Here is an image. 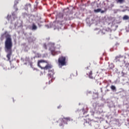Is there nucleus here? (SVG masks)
Here are the masks:
<instances>
[{
	"mask_svg": "<svg viewBox=\"0 0 129 129\" xmlns=\"http://www.w3.org/2000/svg\"><path fill=\"white\" fill-rule=\"evenodd\" d=\"M6 41L5 42V51L7 53V58L8 61L11 62V57L13 55V41L12 40V36L11 35L7 34L6 36Z\"/></svg>",
	"mask_w": 129,
	"mask_h": 129,
	"instance_id": "f257e3e1",
	"label": "nucleus"
},
{
	"mask_svg": "<svg viewBox=\"0 0 129 129\" xmlns=\"http://www.w3.org/2000/svg\"><path fill=\"white\" fill-rule=\"evenodd\" d=\"M52 68H53V66L49 64L48 61L46 62V64H45V66L43 68V70H48V72L49 73L48 74V76L50 78H52L53 77V75L55 74V73H54V70H53Z\"/></svg>",
	"mask_w": 129,
	"mask_h": 129,
	"instance_id": "f03ea898",
	"label": "nucleus"
},
{
	"mask_svg": "<svg viewBox=\"0 0 129 129\" xmlns=\"http://www.w3.org/2000/svg\"><path fill=\"white\" fill-rule=\"evenodd\" d=\"M58 66L62 67V66H66V57L61 56L58 58Z\"/></svg>",
	"mask_w": 129,
	"mask_h": 129,
	"instance_id": "7ed1b4c3",
	"label": "nucleus"
},
{
	"mask_svg": "<svg viewBox=\"0 0 129 129\" xmlns=\"http://www.w3.org/2000/svg\"><path fill=\"white\" fill-rule=\"evenodd\" d=\"M48 61L44 60V59H40L38 60V66L39 67V68H41V69H43L45 66H46V62Z\"/></svg>",
	"mask_w": 129,
	"mask_h": 129,
	"instance_id": "20e7f679",
	"label": "nucleus"
},
{
	"mask_svg": "<svg viewBox=\"0 0 129 129\" xmlns=\"http://www.w3.org/2000/svg\"><path fill=\"white\" fill-rule=\"evenodd\" d=\"M62 121L66 124H67L68 121H73V119L70 117H63L62 118Z\"/></svg>",
	"mask_w": 129,
	"mask_h": 129,
	"instance_id": "39448f33",
	"label": "nucleus"
},
{
	"mask_svg": "<svg viewBox=\"0 0 129 129\" xmlns=\"http://www.w3.org/2000/svg\"><path fill=\"white\" fill-rule=\"evenodd\" d=\"M87 75H88L91 79H93V74H92V71L91 70H86Z\"/></svg>",
	"mask_w": 129,
	"mask_h": 129,
	"instance_id": "423d86ee",
	"label": "nucleus"
},
{
	"mask_svg": "<svg viewBox=\"0 0 129 129\" xmlns=\"http://www.w3.org/2000/svg\"><path fill=\"white\" fill-rule=\"evenodd\" d=\"M84 125H85L86 126H88L89 127H91V126H92V125L91 124V121L89 122H87V121H86L84 123Z\"/></svg>",
	"mask_w": 129,
	"mask_h": 129,
	"instance_id": "0eeeda50",
	"label": "nucleus"
},
{
	"mask_svg": "<svg viewBox=\"0 0 129 129\" xmlns=\"http://www.w3.org/2000/svg\"><path fill=\"white\" fill-rule=\"evenodd\" d=\"M8 34V31H5L4 33L1 35V37H0L1 41H4L5 39V35Z\"/></svg>",
	"mask_w": 129,
	"mask_h": 129,
	"instance_id": "6e6552de",
	"label": "nucleus"
},
{
	"mask_svg": "<svg viewBox=\"0 0 129 129\" xmlns=\"http://www.w3.org/2000/svg\"><path fill=\"white\" fill-rule=\"evenodd\" d=\"M37 29H38V27H37V26H36V24H35V23H33L32 27V30H37Z\"/></svg>",
	"mask_w": 129,
	"mask_h": 129,
	"instance_id": "1a4fd4ad",
	"label": "nucleus"
},
{
	"mask_svg": "<svg viewBox=\"0 0 129 129\" xmlns=\"http://www.w3.org/2000/svg\"><path fill=\"white\" fill-rule=\"evenodd\" d=\"M63 16L64 15L61 13H58L57 15V18H59V19H63Z\"/></svg>",
	"mask_w": 129,
	"mask_h": 129,
	"instance_id": "9d476101",
	"label": "nucleus"
},
{
	"mask_svg": "<svg viewBox=\"0 0 129 129\" xmlns=\"http://www.w3.org/2000/svg\"><path fill=\"white\" fill-rule=\"evenodd\" d=\"M122 55H117L115 57V60L116 61H117V60H118V59H120V58H122Z\"/></svg>",
	"mask_w": 129,
	"mask_h": 129,
	"instance_id": "9b49d317",
	"label": "nucleus"
},
{
	"mask_svg": "<svg viewBox=\"0 0 129 129\" xmlns=\"http://www.w3.org/2000/svg\"><path fill=\"white\" fill-rule=\"evenodd\" d=\"M117 4H123L124 0H116Z\"/></svg>",
	"mask_w": 129,
	"mask_h": 129,
	"instance_id": "f8f14e48",
	"label": "nucleus"
},
{
	"mask_svg": "<svg viewBox=\"0 0 129 129\" xmlns=\"http://www.w3.org/2000/svg\"><path fill=\"white\" fill-rule=\"evenodd\" d=\"M110 88L113 91H116V88L115 87V86H114L113 85L111 86Z\"/></svg>",
	"mask_w": 129,
	"mask_h": 129,
	"instance_id": "ddd939ff",
	"label": "nucleus"
},
{
	"mask_svg": "<svg viewBox=\"0 0 129 129\" xmlns=\"http://www.w3.org/2000/svg\"><path fill=\"white\" fill-rule=\"evenodd\" d=\"M94 12V13H100L101 12V9H95Z\"/></svg>",
	"mask_w": 129,
	"mask_h": 129,
	"instance_id": "4468645a",
	"label": "nucleus"
},
{
	"mask_svg": "<svg viewBox=\"0 0 129 129\" xmlns=\"http://www.w3.org/2000/svg\"><path fill=\"white\" fill-rule=\"evenodd\" d=\"M122 19L124 20H128L129 19V17L127 15H124Z\"/></svg>",
	"mask_w": 129,
	"mask_h": 129,
	"instance_id": "2eb2a0df",
	"label": "nucleus"
},
{
	"mask_svg": "<svg viewBox=\"0 0 129 129\" xmlns=\"http://www.w3.org/2000/svg\"><path fill=\"white\" fill-rule=\"evenodd\" d=\"M25 8H30L31 9V5L30 4H27L25 6Z\"/></svg>",
	"mask_w": 129,
	"mask_h": 129,
	"instance_id": "dca6fc26",
	"label": "nucleus"
},
{
	"mask_svg": "<svg viewBox=\"0 0 129 129\" xmlns=\"http://www.w3.org/2000/svg\"><path fill=\"white\" fill-rule=\"evenodd\" d=\"M51 78V80H49V82H48V84H51V83H52V78H53V77Z\"/></svg>",
	"mask_w": 129,
	"mask_h": 129,
	"instance_id": "f3484780",
	"label": "nucleus"
},
{
	"mask_svg": "<svg viewBox=\"0 0 129 129\" xmlns=\"http://www.w3.org/2000/svg\"><path fill=\"white\" fill-rule=\"evenodd\" d=\"M92 92L91 91H89V92H87V94L88 95V94H91Z\"/></svg>",
	"mask_w": 129,
	"mask_h": 129,
	"instance_id": "a211bd4d",
	"label": "nucleus"
},
{
	"mask_svg": "<svg viewBox=\"0 0 129 129\" xmlns=\"http://www.w3.org/2000/svg\"><path fill=\"white\" fill-rule=\"evenodd\" d=\"M104 11H103V10H101V11L100 12L101 14H104Z\"/></svg>",
	"mask_w": 129,
	"mask_h": 129,
	"instance_id": "6ab92c4d",
	"label": "nucleus"
},
{
	"mask_svg": "<svg viewBox=\"0 0 129 129\" xmlns=\"http://www.w3.org/2000/svg\"><path fill=\"white\" fill-rule=\"evenodd\" d=\"M64 20H66V21H68V20H70V18H64Z\"/></svg>",
	"mask_w": 129,
	"mask_h": 129,
	"instance_id": "aec40b11",
	"label": "nucleus"
},
{
	"mask_svg": "<svg viewBox=\"0 0 129 129\" xmlns=\"http://www.w3.org/2000/svg\"><path fill=\"white\" fill-rule=\"evenodd\" d=\"M95 94L97 96V97H98V93H95Z\"/></svg>",
	"mask_w": 129,
	"mask_h": 129,
	"instance_id": "412c9836",
	"label": "nucleus"
},
{
	"mask_svg": "<svg viewBox=\"0 0 129 129\" xmlns=\"http://www.w3.org/2000/svg\"><path fill=\"white\" fill-rule=\"evenodd\" d=\"M61 107H62V106L60 105L57 107V108H61Z\"/></svg>",
	"mask_w": 129,
	"mask_h": 129,
	"instance_id": "4be33fe9",
	"label": "nucleus"
},
{
	"mask_svg": "<svg viewBox=\"0 0 129 129\" xmlns=\"http://www.w3.org/2000/svg\"><path fill=\"white\" fill-rule=\"evenodd\" d=\"M51 52L52 54H53V53H54V52H55V50H51Z\"/></svg>",
	"mask_w": 129,
	"mask_h": 129,
	"instance_id": "5701e85b",
	"label": "nucleus"
},
{
	"mask_svg": "<svg viewBox=\"0 0 129 129\" xmlns=\"http://www.w3.org/2000/svg\"><path fill=\"white\" fill-rule=\"evenodd\" d=\"M16 12H17V11H19V9L16 8Z\"/></svg>",
	"mask_w": 129,
	"mask_h": 129,
	"instance_id": "b1692460",
	"label": "nucleus"
},
{
	"mask_svg": "<svg viewBox=\"0 0 129 129\" xmlns=\"http://www.w3.org/2000/svg\"><path fill=\"white\" fill-rule=\"evenodd\" d=\"M38 25L39 27H41V25H40V24L38 23Z\"/></svg>",
	"mask_w": 129,
	"mask_h": 129,
	"instance_id": "393cba45",
	"label": "nucleus"
},
{
	"mask_svg": "<svg viewBox=\"0 0 129 129\" xmlns=\"http://www.w3.org/2000/svg\"><path fill=\"white\" fill-rule=\"evenodd\" d=\"M97 7L98 8V5H97Z\"/></svg>",
	"mask_w": 129,
	"mask_h": 129,
	"instance_id": "a878e982",
	"label": "nucleus"
}]
</instances>
